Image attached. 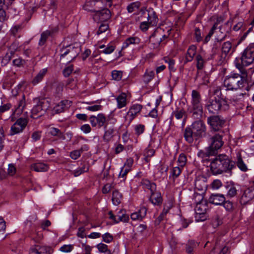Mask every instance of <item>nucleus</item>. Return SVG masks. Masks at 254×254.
<instances>
[{"label":"nucleus","mask_w":254,"mask_h":254,"mask_svg":"<svg viewBox=\"0 0 254 254\" xmlns=\"http://www.w3.org/2000/svg\"><path fill=\"white\" fill-rule=\"evenodd\" d=\"M104 7L103 2L100 0H89L86 1L83 5L84 10L95 12L98 9H101Z\"/></svg>","instance_id":"12"},{"label":"nucleus","mask_w":254,"mask_h":254,"mask_svg":"<svg viewBox=\"0 0 254 254\" xmlns=\"http://www.w3.org/2000/svg\"><path fill=\"white\" fill-rule=\"evenodd\" d=\"M111 17V12L107 8L98 9L93 15V18L96 20L105 21Z\"/></svg>","instance_id":"14"},{"label":"nucleus","mask_w":254,"mask_h":254,"mask_svg":"<svg viewBox=\"0 0 254 254\" xmlns=\"http://www.w3.org/2000/svg\"><path fill=\"white\" fill-rule=\"evenodd\" d=\"M103 240L107 243H110L113 240V237L109 233L102 235Z\"/></svg>","instance_id":"55"},{"label":"nucleus","mask_w":254,"mask_h":254,"mask_svg":"<svg viewBox=\"0 0 254 254\" xmlns=\"http://www.w3.org/2000/svg\"><path fill=\"white\" fill-rule=\"evenodd\" d=\"M191 104L193 110V115H200L202 110L200 95L197 91L193 90L191 93Z\"/></svg>","instance_id":"8"},{"label":"nucleus","mask_w":254,"mask_h":254,"mask_svg":"<svg viewBox=\"0 0 254 254\" xmlns=\"http://www.w3.org/2000/svg\"><path fill=\"white\" fill-rule=\"evenodd\" d=\"M237 190L234 186L230 187L227 196L230 197H233L235 196L237 194Z\"/></svg>","instance_id":"52"},{"label":"nucleus","mask_w":254,"mask_h":254,"mask_svg":"<svg viewBox=\"0 0 254 254\" xmlns=\"http://www.w3.org/2000/svg\"><path fill=\"white\" fill-rule=\"evenodd\" d=\"M48 102L45 100L39 101L31 110V118L37 119L41 116L47 110Z\"/></svg>","instance_id":"10"},{"label":"nucleus","mask_w":254,"mask_h":254,"mask_svg":"<svg viewBox=\"0 0 254 254\" xmlns=\"http://www.w3.org/2000/svg\"><path fill=\"white\" fill-rule=\"evenodd\" d=\"M88 150V147L86 145H84L82 146L79 150H76L72 151L70 153V157L74 160L77 159L78 157H80L81 153L83 151H87Z\"/></svg>","instance_id":"31"},{"label":"nucleus","mask_w":254,"mask_h":254,"mask_svg":"<svg viewBox=\"0 0 254 254\" xmlns=\"http://www.w3.org/2000/svg\"><path fill=\"white\" fill-rule=\"evenodd\" d=\"M16 169L15 167L12 164H9L8 165L7 173L10 176H13L16 173Z\"/></svg>","instance_id":"63"},{"label":"nucleus","mask_w":254,"mask_h":254,"mask_svg":"<svg viewBox=\"0 0 254 254\" xmlns=\"http://www.w3.org/2000/svg\"><path fill=\"white\" fill-rule=\"evenodd\" d=\"M218 90H219V87L209 92L208 100L205 105L207 111L213 114L218 113L221 110H225L227 109L225 104L223 103V100L215 94Z\"/></svg>","instance_id":"3"},{"label":"nucleus","mask_w":254,"mask_h":254,"mask_svg":"<svg viewBox=\"0 0 254 254\" xmlns=\"http://www.w3.org/2000/svg\"><path fill=\"white\" fill-rule=\"evenodd\" d=\"M96 120L97 125L99 127H101L104 126L106 121V117L102 114H98V116L96 117Z\"/></svg>","instance_id":"38"},{"label":"nucleus","mask_w":254,"mask_h":254,"mask_svg":"<svg viewBox=\"0 0 254 254\" xmlns=\"http://www.w3.org/2000/svg\"><path fill=\"white\" fill-rule=\"evenodd\" d=\"M140 43V39L137 37H130L126 40V46H128L129 44H137Z\"/></svg>","instance_id":"49"},{"label":"nucleus","mask_w":254,"mask_h":254,"mask_svg":"<svg viewBox=\"0 0 254 254\" xmlns=\"http://www.w3.org/2000/svg\"><path fill=\"white\" fill-rule=\"evenodd\" d=\"M222 56L224 55L225 57L228 55L232 54L234 52L232 48V43L229 41L224 42L222 45L221 48Z\"/></svg>","instance_id":"24"},{"label":"nucleus","mask_w":254,"mask_h":254,"mask_svg":"<svg viewBox=\"0 0 254 254\" xmlns=\"http://www.w3.org/2000/svg\"><path fill=\"white\" fill-rule=\"evenodd\" d=\"M109 218L115 223H119L120 221L127 222L129 217L128 216L123 213V210H120L116 215L113 214L112 211L108 212Z\"/></svg>","instance_id":"18"},{"label":"nucleus","mask_w":254,"mask_h":254,"mask_svg":"<svg viewBox=\"0 0 254 254\" xmlns=\"http://www.w3.org/2000/svg\"><path fill=\"white\" fill-rule=\"evenodd\" d=\"M105 132L103 136L104 139L106 141H109L113 136V133L114 132V128H107L106 126H105Z\"/></svg>","instance_id":"35"},{"label":"nucleus","mask_w":254,"mask_h":254,"mask_svg":"<svg viewBox=\"0 0 254 254\" xmlns=\"http://www.w3.org/2000/svg\"><path fill=\"white\" fill-rule=\"evenodd\" d=\"M254 198V190L253 187L246 190L241 197L240 202L243 204H246Z\"/></svg>","instance_id":"20"},{"label":"nucleus","mask_w":254,"mask_h":254,"mask_svg":"<svg viewBox=\"0 0 254 254\" xmlns=\"http://www.w3.org/2000/svg\"><path fill=\"white\" fill-rule=\"evenodd\" d=\"M230 91L219 87V90H218L215 93L223 100V103L225 104L227 108L228 103H237L244 95L242 93H238Z\"/></svg>","instance_id":"4"},{"label":"nucleus","mask_w":254,"mask_h":254,"mask_svg":"<svg viewBox=\"0 0 254 254\" xmlns=\"http://www.w3.org/2000/svg\"><path fill=\"white\" fill-rule=\"evenodd\" d=\"M71 102L68 100H64L57 104L52 110V114L54 115L64 112L71 106Z\"/></svg>","instance_id":"16"},{"label":"nucleus","mask_w":254,"mask_h":254,"mask_svg":"<svg viewBox=\"0 0 254 254\" xmlns=\"http://www.w3.org/2000/svg\"><path fill=\"white\" fill-rule=\"evenodd\" d=\"M173 116L178 120H180L184 117V119L186 118V113L184 110H181L174 112Z\"/></svg>","instance_id":"45"},{"label":"nucleus","mask_w":254,"mask_h":254,"mask_svg":"<svg viewBox=\"0 0 254 254\" xmlns=\"http://www.w3.org/2000/svg\"><path fill=\"white\" fill-rule=\"evenodd\" d=\"M233 167V162L224 154H220L216 156L210 164V169L214 175L221 174L227 171H230Z\"/></svg>","instance_id":"2"},{"label":"nucleus","mask_w":254,"mask_h":254,"mask_svg":"<svg viewBox=\"0 0 254 254\" xmlns=\"http://www.w3.org/2000/svg\"><path fill=\"white\" fill-rule=\"evenodd\" d=\"M238 167L243 171H246L247 170V167L244 163L242 158L240 155L238 156V161L237 163Z\"/></svg>","instance_id":"43"},{"label":"nucleus","mask_w":254,"mask_h":254,"mask_svg":"<svg viewBox=\"0 0 254 254\" xmlns=\"http://www.w3.org/2000/svg\"><path fill=\"white\" fill-rule=\"evenodd\" d=\"M122 198L121 194L118 190H114L112 194V201L113 203L117 205L121 202Z\"/></svg>","instance_id":"36"},{"label":"nucleus","mask_w":254,"mask_h":254,"mask_svg":"<svg viewBox=\"0 0 254 254\" xmlns=\"http://www.w3.org/2000/svg\"><path fill=\"white\" fill-rule=\"evenodd\" d=\"M241 60L243 65H248L254 61V45L250 44L242 53Z\"/></svg>","instance_id":"7"},{"label":"nucleus","mask_w":254,"mask_h":254,"mask_svg":"<svg viewBox=\"0 0 254 254\" xmlns=\"http://www.w3.org/2000/svg\"><path fill=\"white\" fill-rule=\"evenodd\" d=\"M149 41L151 45H152V48L155 49L159 46L162 42V39L161 37L157 36L155 34H153L150 37Z\"/></svg>","instance_id":"27"},{"label":"nucleus","mask_w":254,"mask_h":254,"mask_svg":"<svg viewBox=\"0 0 254 254\" xmlns=\"http://www.w3.org/2000/svg\"><path fill=\"white\" fill-rule=\"evenodd\" d=\"M154 21H149V20L148 19V22H143L141 23L140 25V29L143 31H146L148 28L149 24H154L156 22V19L155 18H154Z\"/></svg>","instance_id":"47"},{"label":"nucleus","mask_w":254,"mask_h":254,"mask_svg":"<svg viewBox=\"0 0 254 254\" xmlns=\"http://www.w3.org/2000/svg\"><path fill=\"white\" fill-rule=\"evenodd\" d=\"M88 170V167L86 165H83L81 168H77L76 170L73 171V174L75 177H77L80 174L87 172Z\"/></svg>","instance_id":"41"},{"label":"nucleus","mask_w":254,"mask_h":254,"mask_svg":"<svg viewBox=\"0 0 254 254\" xmlns=\"http://www.w3.org/2000/svg\"><path fill=\"white\" fill-rule=\"evenodd\" d=\"M199 198L201 200L199 202L196 203L195 208V214H201L206 213L208 209L207 203L205 200H203V197L201 195H197Z\"/></svg>","instance_id":"21"},{"label":"nucleus","mask_w":254,"mask_h":254,"mask_svg":"<svg viewBox=\"0 0 254 254\" xmlns=\"http://www.w3.org/2000/svg\"><path fill=\"white\" fill-rule=\"evenodd\" d=\"M190 127L193 131L194 136L197 138L202 137L204 135L206 127L201 121L199 120L194 122Z\"/></svg>","instance_id":"11"},{"label":"nucleus","mask_w":254,"mask_h":254,"mask_svg":"<svg viewBox=\"0 0 254 254\" xmlns=\"http://www.w3.org/2000/svg\"><path fill=\"white\" fill-rule=\"evenodd\" d=\"M108 25L105 23H102L100 25L98 30L97 32V34L99 35L105 32L108 29Z\"/></svg>","instance_id":"58"},{"label":"nucleus","mask_w":254,"mask_h":254,"mask_svg":"<svg viewBox=\"0 0 254 254\" xmlns=\"http://www.w3.org/2000/svg\"><path fill=\"white\" fill-rule=\"evenodd\" d=\"M31 168L36 172H45L49 168L46 164L42 163L34 164L31 166Z\"/></svg>","instance_id":"28"},{"label":"nucleus","mask_w":254,"mask_h":254,"mask_svg":"<svg viewBox=\"0 0 254 254\" xmlns=\"http://www.w3.org/2000/svg\"><path fill=\"white\" fill-rule=\"evenodd\" d=\"M150 199L152 203L155 205H159L162 202L161 194L156 191H151Z\"/></svg>","instance_id":"26"},{"label":"nucleus","mask_w":254,"mask_h":254,"mask_svg":"<svg viewBox=\"0 0 254 254\" xmlns=\"http://www.w3.org/2000/svg\"><path fill=\"white\" fill-rule=\"evenodd\" d=\"M187 162V157L186 156L182 153L179 155V157L178 159V162L179 164V166L181 167H183L186 165Z\"/></svg>","instance_id":"46"},{"label":"nucleus","mask_w":254,"mask_h":254,"mask_svg":"<svg viewBox=\"0 0 254 254\" xmlns=\"http://www.w3.org/2000/svg\"><path fill=\"white\" fill-rule=\"evenodd\" d=\"M97 249L101 253H105L108 250V246L106 244L100 243L97 246Z\"/></svg>","instance_id":"61"},{"label":"nucleus","mask_w":254,"mask_h":254,"mask_svg":"<svg viewBox=\"0 0 254 254\" xmlns=\"http://www.w3.org/2000/svg\"><path fill=\"white\" fill-rule=\"evenodd\" d=\"M73 249V246L72 245H64L60 248V251L63 253H69Z\"/></svg>","instance_id":"50"},{"label":"nucleus","mask_w":254,"mask_h":254,"mask_svg":"<svg viewBox=\"0 0 254 254\" xmlns=\"http://www.w3.org/2000/svg\"><path fill=\"white\" fill-rule=\"evenodd\" d=\"M100 49H103L101 52L105 54H109L112 53L114 50L115 47L113 46H108L107 47H105L104 45H102L99 46Z\"/></svg>","instance_id":"42"},{"label":"nucleus","mask_w":254,"mask_h":254,"mask_svg":"<svg viewBox=\"0 0 254 254\" xmlns=\"http://www.w3.org/2000/svg\"><path fill=\"white\" fill-rule=\"evenodd\" d=\"M221 223V220L218 215H215L212 220V225L215 228L219 226Z\"/></svg>","instance_id":"51"},{"label":"nucleus","mask_w":254,"mask_h":254,"mask_svg":"<svg viewBox=\"0 0 254 254\" xmlns=\"http://www.w3.org/2000/svg\"><path fill=\"white\" fill-rule=\"evenodd\" d=\"M222 134L216 133L210 138V146L207 148L205 152L206 156L213 155L216 154L218 149H220L223 145L222 141Z\"/></svg>","instance_id":"6"},{"label":"nucleus","mask_w":254,"mask_h":254,"mask_svg":"<svg viewBox=\"0 0 254 254\" xmlns=\"http://www.w3.org/2000/svg\"><path fill=\"white\" fill-rule=\"evenodd\" d=\"M25 105V97L23 96L22 99L19 101L18 106L14 111V113L17 115L21 114L23 111Z\"/></svg>","instance_id":"34"},{"label":"nucleus","mask_w":254,"mask_h":254,"mask_svg":"<svg viewBox=\"0 0 254 254\" xmlns=\"http://www.w3.org/2000/svg\"><path fill=\"white\" fill-rule=\"evenodd\" d=\"M53 252V249L50 247L35 245L30 249L29 254H52Z\"/></svg>","instance_id":"15"},{"label":"nucleus","mask_w":254,"mask_h":254,"mask_svg":"<svg viewBox=\"0 0 254 254\" xmlns=\"http://www.w3.org/2000/svg\"><path fill=\"white\" fill-rule=\"evenodd\" d=\"M182 168L180 166L173 167L171 171V176L173 178L178 177L180 175Z\"/></svg>","instance_id":"44"},{"label":"nucleus","mask_w":254,"mask_h":254,"mask_svg":"<svg viewBox=\"0 0 254 254\" xmlns=\"http://www.w3.org/2000/svg\"><path fill=\"white\" fill-rule=\"evenodd\" d=\"M118 107L122 108L126 105L127 96L125 93H122L117 98Z\"/></svg>","instance_id":"32"},{"label":"nucleus","mask_w":254,"mask_h":254,"mask_svg":"<svg viewBox=\"0 0 254 254\" xmlns=\"http://www.w3.org/2000/svg\"><path fill=\"white\" fill-rule=\"evenodd\" d=\"M51 34V31L49 30L43 32L41 35V38L39 43V45L41 46L43 45Z\"/></svg>","instance_id":"39"},{"label":"nucleus","mask_w":254,"mask_h":254,"mask_svg":"<svg viewBox=\"0 0 254 254\" xmlns=\"http://www.w3.org/2000/svg\"><path fill=\"white\" fill-rule=\"evenodd\" d=\"M25 61L20 58L16 59L13 61V64L17 66H21L23 65Z\"/></svg>","instance_id":"64"},{"label":"nucleus","mask_w":254,"mask_h":254,"mask_svg":"<svg viewBox=\"0 0 254 254\" xmlns=\"http://www.w3.org/2000/svg\"><path fill=\"white\" fill-rule=\"evenodd\" d=\"M230 30V29L229 27L228 23L220 26L219 29L215 32L217 34V40L218 41L223 40L228 36Z\"/></svg>","instance_id":"17"},{"label":"nucleus","mask_w":254,"mask_h":254,"mask_svg":"<svg viewBox=\"0 0 254 254\" xmlns=\"http://www.w3.org/2000/svg\"><path fill=\"white\" fill-rule=\"evenodd\" d=\"M194 36L197 42H200L202 40L201 32L198 28H195L194 30Z\"/></svg>","instance_id":"62"},{"label":"nucleus","mask_w":254,"mask_h":254,"mask_svg":"<svg viewBox=\"0 0 254 254\" xmlns=\"http://www.w3.org/2000/svg\"><path fill=\"white\" fill-rule=\"evenodd\" d=\"M73 66L70 65L65 68L63 70V74L65 77L68 76L73 71Z\"/></svg>","instance_id":"60"},{"label":"nucleus","mask_w":254,"mask_h":254,"mask_svg":"<svg viewBox=\"0 0 254 254\" xmlns=\"http://www.w3.org/2000/svg\"><path fill=\"white\" fill-rule=\"evenodd\" d=\"M112 76L114 80L119 81L122 78V72L120 71L114 70L112 72Z\"/></svg>","instance_id":"53"},{"label":"nucleus","mask_w":254,"mask_h":254,"mask_svg":"<svg viewBox=\"0 0 254 254\" xmlns=\"http://www.w3.org/2000/svg\"><path fill=\"white\" fill-rule=\"evenodd\" d=\"M47 71V69L44 68L41 70L38 74L34 78L32 81L33 85H36L39 83L43 78Z\"/></svg>","instance_id":"30"},{"label":"nucleus","mask_w":254,"mask_h":254,"mask_svg":"<svg viewBox=\"0 0 254 254\" xmlns=\"http://www.w3.org/2000/svg\"><path fill=\"white\" fill-rule=\"evenodd\" d=\"M198 244L195 242L194 241H189L188 243L186 244V251L188 254H193V251L194 249H195Z\"/></svg>","instance_id":"33"},{"label":"nucleus","mask_w":254,"mask_h":254,"mask_svg":"<svg viewBox=\"0 0 254 254\" xmlns=\"http://www.w3.org/2000/svg\"><path fill=\"white\" fill-rule=\"evenodd\" d=\"M196 48L194 45L190 46L187 51L185 59L184 60V64L190 62L193 59L194 56L196 54Z\"/></svg>","instance_id":"25"},{"label":"nucleus","mask_w":254,"mask_h":254,"mask_svg":"<svg viewBox=\"0 0 254 254\" xmlns=\"http://www.w3.org/2000/svg\"><path fill=\"white\" fill-rule=\"evenodd\" d=\"M207 123L213 130L218 131L222 127L225 121L220 116H213L208 118Z\"/></svg>","instance_id":"13"},{"label":"nucleus","mask_w":254,"mask_h":254,"mask_svg":"<svg viewBox=\"0 0 254 254\" xmlns=\"http://www.w3.org/2000/svg\"><path fill=\"white\" fill-rule=\"evenodd\" d=\"M142 184L144 187L145 188L150 190V192L156 191V186L155 184L153 183H151L149 181L147 180H143Z\"/></svg>","instance_id":"37"},{"label":"nucleus","mask_w":254,"mask_h":254,"mask_svg":"<svg viewBox=\"0 0 254 254\" xmlns=\"http://www.w3.org/2000/svg\"><path fill=\"white\" fill-rule=\"evenodd\" d=\"M204 75L202 77V79L203 80V83L206 84V83L208 82V76H206L204 73H203L202 71H199L197 73V75L195 78V80H197L198 78H199L201 76Z\"/></svg>","instance_id":"54"},{"label":"nucleus","mask_w":254,"mask_h":254,"mask_svg":"<svg viewBox=\"0 0 254 254\" xmlns=\"http://www.w3.org/2000/svg\"><path fill=\"white\" fill-rule=\"evenodd\" d=\"M225 200L224 195L221 194H212L209 198V202L215 205H222Z\"/></svg>","instance_id":"22"},{"label":"nucleus","mask_w":254,"mask_h":254,"mask_svg":"<svg viewBox=\"0 0 254 254\" xmlns=\"http://www.w3.org/2000/svg\"><path fill=\"white\" fill-rule=\"evenodd\" d=\"M241 74L234 73L227 76L224 81V85L228 90H237L243 87L246 83L248 73L247 70L240 64L237 65Z\"/></svg>","instance_id":"1"},{"label":"nucleus","mask_w":254,"mask_h":254,"mask_svg":"<svg viewBox=\"0 0 254 254\" xmlns=\"http://www.w3.org/2000/svg\"><path fill=\"white\" fill-rule=\"evenodd\" d=\"M49 133L51 135L58 137L59 139H62L63 140L65 139L64 134L58 128L54 127H51L50 128Z\"/></svg>","instance_id":"29"},{"label":"nucleus","mask_w":254,"mask_h":254,"mask_svg":"<svg viewBox=\"0 0 254 254\" xmlns=\"http://www.w3.org/2000/svg\"><path fill=\"white\" fill-rule=\"evenodd\" d=\"M184 136L186 141L189 143L193 142L194 138H197L196 136H194L193 131L190 127H188L185 129L184 131Z\"/></svg>","instance_id":"23"},{"label":"nucleus","mask_w":254,"mask_h":254,"mask_svg":"<svg viewBox=\"0 0 254 254\" xmlns=\"http://www.w3.org/2000/svg\"><path fill=\"white\" fill-rule=\"evenodd\" d=\"M142 108V105L140 104H134L129 109L127 113L126 118L129 122H131L135 116L141 111Z\"/></svg>","instance_id":"19"},{"label":"nucleus","mask_w":254,"mask_h":254,"mask_svg":"<svg viewBox=\"0 0 254 254\" xmlns=\"http://www.w3.org/2000/svg\"><path fill=\"white\" fill-rule=\"evenodd\" d=\"M4 131L2 128H0V151L2 150L4 146Z\"/></svg>","instance_id":"56"},{"label":"nucleus","mask_w":254,"mask_h":254,"mask_svg":"<svg viewBox=\"0 0 254 254\" xmlns=\"http://www.w3.org/2000/svg\"><path fill=\"white\" fill-rule=\"evenodd\" d=\"M27 123L28 121L26 119L22 118L18 119L11 127L9 135H14L22 132Z\"/></svg>","instance_id":"9"},{"label":"nucleus","mask_w":254,"mask_h":254,"mask_svg":"<svg viewBox=\"0 0 254 254\" xmlns=\"http://www.w3.org/2000/svg\"><path fill=\"white\" fill-rule=\"evenodd\" d=\"M154 76V73L152 70H147L143 76V81L145 83H147L150 81Z\"/></svg>","instance_id":"40"},{"label":"nucleus","mask_w":254,"mask_h":254,"mask_svg":"<svg viewBox=\"0 0 254 254\" xmlns=\"http://www.w3.org/2000/svg\"><path fill=\"white\" fill-rule=\"evenodd\" d=\"M196 60L197 61L196 66L198 69H201L203 67L204 61L202 57L198 55L196 57Z\"/></svg>","instance_id":"48"},{"label":"nucleus","mask_w":254,"mask_h":254,"mask_svg":"<svg viewBox=\"0 0 254 254\" xmlns=\"http://www.w3.org/2000/svg\"><path fill=\"white\" fill-rule=\"evenodd\" d=\"M195 220L196 221H203L206 219L207 216L206 213L201 214H195Z\"/></svg>","instance_id":"57"},{"label":"nucleus","mask_w":254,"mask_h":254,"mask_svg":"<svg viewBox=\"0 0 254 254\" xmlns=\"http://www.w3.org/2000/svg\"><path fill=\"white\" fill-rule=\"evenodd\" d=\"M80 52L78 46L69 45L60 50V60L63 62H70L74 60Z\"/></svg>","instance_id":"5"},{"label":"nucleus","mask_w":254,"mask_h":254,"mask_svg":"<svg viewBox=\"0 0 254 254\" xmlns=\"http://www.w3.org/2000/svg\"><path fill=\"white\" fill-rule=\"evenodd\" d=\"M222 204L224 208L228 211H231L233 209V203L229 200H225V202Z\"/></svg>","instance_id":"59"}]
</instances>
